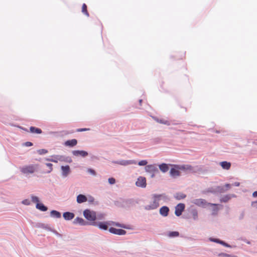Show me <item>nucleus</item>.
I'll return each mask as SVG.
<instances>
[{"label": "nucleus", "instance_id": "1", "mask_svg": "<svg viewBox=\"0 0 257 257\" xmlns=\"http://www.w3.org/2000/svg\"><path fill=\"white\" fill-rule=\"evenodd\" d=\"M162 197V195L154 194L152 196V201L149 205L145 207L146 210H153L157 208L159 206V202Z\"/></svg>", "mask_w": 257, "mask_h": 257}, {"label": "nucleus", "instance_id": "2", "mask_svg": "<svg viewBox=\"0 0 257 257\" xmlns=\"http://www.w3.org/2000/svg\"><path fill=\"white\" fill-rule=\"evenodd\" d=\"M83 215L87 220L90 221H92L90 224L93 225H96V223L94 222L96 219L95 212L91 211L89 209H86L83 211Z\"/></svg>", "mask_w": 257, "mask_h": 257}, {"label": "nucleus", "instance_id": "3", "mask_svg": "<svg viewBox=\"0 0 257 257\" xmlns=\"http://www.w3.org/2000/svg\"><path fill=\"white\" fill-rule=\"evenodd\" d=\"M37 168V165H29L21 167L20 171L23 174L28 175L35 173Z\"/></svg>", "mask_w": 257, "mask_h": 257}, {"label": "nucleus", "instance_id": "4", "mask_svg": "<svg viewBox=\"0 0 257 257\" xmlns=\"http://www.w3.org/2000/svg\"><path fill=\"white\" fill-rule=\"evenodd\" d=\"M107 225H114L117 227H120L123 228H126V227L125 225L123 224H120L118 222H115L113 221L111 222H100L97 225L99 227V228L104 229V230H107Z\"/></svg>", "mask_w": 257, "mask_h": 257}, {"label": "nucleus", "instance_id": "5", "mask_svg": "<svg viewBox=\"0 0 257 257\" xmlns=\"http://www.w3.org/2000/svg\"><path fill=\"white\" fill-rule=\"evenodd\" d=\"M145 170L147 172L151 174V177H155V174L158 172V168L155 165H149L145 167Z\"/></svg>", "mask_w": 257, "mask_h": 257}, {"label": "nucleus", "instance_id": "6", "mask_svg": "<svg viewBox=\"0 0 257 257\" xmlns=\"http://www.w3.org/2000/svg\"><path fill=\"white\" fill-rule=\"evenodd\" d=\"M136 185L138 187L145 188L147 185L146 178L142 176L139 177L136 182Z\"/></svg>", "mask_w": 257, "mask_h": 257}, {"label": "nucleus", "instance_id": "7", "mask_svg": "<svg viewBox=\"0 0 257 257\" xmlns=\"http://www.w3.org/2000/svg\"><path fill=\"white\" fill-rule=\"evenodd\" d=\"M185 205L183 203L178 204L175 207V213L176 216H179L181 215L182 212L184 210Z\"/></svg>", "mask_w": 257, "mask_h": 257}, {"label": "nucleus", "instance_id": "8", "mask_svg": "<svg viewBox=\"0 0 257 257\" xmlns=\"http://www.w3.org/2000/svg\"><path fill=\"white\" fill-rule=\"evenodd\" d=\"M109 231L113 234L117 235H124L126 233V231L121 229H116L114 227H110L109 229Z\"/></svg>", "mask_w": 257, "mask_h": 257}, {"label": "nucleus", "instance_id": "9", "mask_svg": "<svg viewBox=\"0 0 257 257\" xmlns=\"http://www.w3.org/2000/svg\"><path fill=\"white\" fill-rule=\"evenodd\" d=\"M177 165H174V168H171L170 171V175L173 177H176L180 175V169L176 167Z\"/></svg>", "mask_w": 257, "mask_h": 257}, {"label": "nucleus", "instance_id": "10", "mask_svg": "<svg viewBox=\"0 0 257 257\" xmlns=\"http://www.w3.org/2000/svg\"><path fill=\"white\" fill-rule=\"evenodd\" d=\"M192 202L197 206L202 207H204L207 204L206 200L203 199H194Z\"/></svg>", "mask_w": 257, "mask_h": 257}, {"label": "nucleus", "instance_id": "11", "mask_svg": "<svg viewBox=\"0 0 257 257\" xmlns=\"http://www.w3.org/2000/svg\"><path fill=\"white\" fill-rule=\"evenodd\" d=\"M72 154L75 156H81L83 157H85L88 155L87 152L86 151H79V150L73 151L72 152Z\"/></svg>", "mask_w": 257, "mask_h": 257}, {"label": "nucleus", "instance_id": "12", "mask_svg": "<svg viewBox=\"0 0 257 257\" xmlns=\"http://www.w3.org/2000/svg\"><path fill=\"white\" fill-rule=\"evenodd\" d=\"M169 211V208L166 206H163L160 209V214L164 217L168 216Z\"/></svg>", "mask_w": 257, "mask_h": 257}, {"label": "nucleus", "instance_id": "13", "mask_svg": "<svg viewBox=\"0 0 257 257\" xmlns=\"http://www.w3.org/2000/svg\"><path fill=\"white\" fill-rule=\"evenodd\" d=\"M176 167L179 169L180 170H184V171H191L193 170V167L189 165H178L176 166Z\"/></svg>", "mask_w": 257, "mask_h": 257}, {"label": "nucleus", "instance_id": "14", "mask_svg": "<svg viewBox=\"0 0 257 257\" xmlns=\"http://www.w3.org/2000/svg\"><path fill=\"white\" fill-rule=\"evenodd\" d=\"M117 164L123 166H127L132 164H136V162L134 160H121L118 162Z\"/></svg>", "mask_w": 257, "mask_h": 257}, {"label": "nucleus", "instance_id": "15", "mask_svg": "<svg viewBox=\"0 0 257 257\" xmlns=\"http://www.w3.org/2000/svg\"><path fill=\"white\" fill-rule=\"evenodd\" d=\"M61 169L62 171V175L64 177L67 176L70 173V167L68 165L65 166H62L61 167Z\"/></svg>", "mask_w": 257, "mask_h": 257}, {"label": "nucleus", "instance_id": "16", "mask_svg": "<svg viewBox=\"0 0 257 257\" xmlns=\"http://www.w3.org/2000/svg\"><path fill=\"white\" fill-rule=\"evenodd\" d=\"M153 119L158 123L169 125L170 124L169 121L164 118H159L156 117H153Z\"/></svg>", "mask_w": 257, "mask_h": 257}, {"label": "nucleus", "instance_id": "17", "mask_svg": "<svg viewBox=\"0 0 257 257\" xmlns=\"http://www.w3.org/2000/svg\"><path fill=\"white\" fill-rule=\"evenodd\" d=\"M77 144V141L76 139L68 140L65 142V145L69 147H74Z\"/></svg>", "mask_w": 257, "mask_h": 257}, {"label": "nucleus", "instance_id": "18", "mask_svg": "<svg viewBox=\"0 0 257 257\" xmlns=\"http://www.w3.org/2000/svg\"><path fill=\"white\" fill-rule=\"evenodd\" d=\"M63 216L64 219L67 220H71L74 217V213L69 212L64 213Z\"/></svg>", "mask_w": 257, "mask_h": 257}, {"label": "nucleus", "instance_id": "19", "mask_svg": "<svg viewBox=\"0 0 257 257\" xmlns=\"http://www.w3.org/2000/svg\"><path fill=\"white\" fill-rule=\"evenodd\" d=\"M54 159H47V160L54 163H57L58 161H64V157L62 156H56L54 157Z\"/></svg>", "mask_w": 257, "mask_h": 257}, {"label": "nucleus", "instance_id": "20", "mask_svg": "<svg viewBox=\"0 0 257 257\" xmlns=\"http://www.w3.org/2000/svg\"><path fill=\"white\" fill-rule=\"evenodd\" d=\"M86 201H87V198L85 196H84L83 195L80 194V195H78L77 197V202L78 203H83V202H86Z\"/></svg>", "mask_w": 257, "mask_h": 257}, {"label": "nucleus", "instance_id": "21", "mask_svg": "<svg viewBox=\"0 0 257 257\" xmlns=\"http://www.w3.org/2000/svg\"><path fill=\"white\" fill-rule=\"evenodd\" d=\"M74 223L75 224H79L82 225H86L87 224V222L84 221V220L80 217H77L74 220Z\"/></svg>", "mask_w": 257, "mask_h": 257}, {"label": "nucleus", "instance_id": "22", "mask_svg": "<svg viewBox=\"0 0 257 257\" xmlns=\"http://www.w3.org/2000/svg\"><path fill=\"white\" fill-rule=\"evenodd\" d=\"M220 164L222 168L225 170L229 169L231 166V164L226 161L221 162Z\"/></svg>", "mask_w": 257, "mask_h": 257}, {"label": "nucleus", "instance_id": "23", "mask_svg": "<svg viewBox=\"0 0 257 257\" xmlns=\"http://www.w3.org/2000/svg\"><path fill=\"white\" fill-rule=\"evenodd\" d=\"M30 132L33 134H41L42 131L40 128L34 127V126H31L30 128Z\"/></svg>", "mask_w": 257, "mask_h": 257}, {"label": "nucleus", "instance_id": "24", "mask_svg": "<svg viewBox=\"0 0 257 257\" xmlns=\"http://www.w3.org/2000/svg\"><path fill=\"white\" fill-rule=\"evenodd\" d=\"M160 170L163 173L167 172L169 170V167L167 164L163 163L159 165Z\"/></svg>", "mask_w": 257, "mask_h": 257}, {"label": "nucleus", "instance_id": "25", "mask_svg": "<svg viewBox=\"0 0 257 257\" xmlns=\"http://www.w3.org/2000/svg\"><path fill=\"white\" fill-rule=\"evenodd\" d=\"M36 208L42 211H46L47 210V207L44 206L42 203H37L36 204Z\"/></svg>", "mask_w": 257, "mask_h": 257}, {"label": "nucleus", "instance_id": "26", "mask_svg": "<svg viewBox=\"0 0 257 257\" xmlns=\"http://www.w3.org/2000/svg\"><path fill=\"white\" fill-rule=\"evenodd\" d=\"M51 216L55 218H60L61 217V214L59 212L56 210H52L51 211Z\"/></svg>", "mask_w": 257, "mask_h": 257}, {"label": "nucleus", "instance_id": "27", "mask_svg": "<svg viewBox=\"0 0 257 257\" xmlns=\"http://www.w3.org/2000/svg\"><path fill=\"white\" fill-rule=\"evenodd\" d=\"M186 197V195L185 194H184L183 193H181V192L176 193L175 196V197L177 200H181V199H184Z\"/></svg>", "mask_w": 257, "mask_h": 257}, {"label": "nucleus", "instance_id": "28", "mask_svg": "<svg viewBox=\"0 0 257 257\" xmlns=\"http://www.w3.org/2000/svg\"><path fill=\"white\" fill-rule=\"evenodd\" d=\"M82 12L86 16H89V13L87 10V6L85 4H83L82 7Z\"/></svg>", "mask_w": 257, "mask_h": 257}, {"label": "nucleus", "instance_id": "29", "mask_svg": "<svg viewBox=\"0 0 257 257\" xmlns=\"http://www.w3.org/2000/svg\"><path fill=\"white\" fill-rule=\"evenodd\" d=\"M179 233L178 231H172L169 233V236L171 237H176L179 236Z\"/></svg>", "mask_w": 257, "mask_h": 257}, {"label": "nucleus", "instance_id": "30", "mask_svg": "<svg viewBox=\"0 0 257 257\" xmlns=\"http://www.w3.org/2000/svg\"><path fill=\"white\" fill-rule=\"evenodd\" d=\"M32 201L34 203H39V199L38 197L35 196H32L31 197Z\"/></svg>", "mask_w": 257, "mask_h": 257}, {"label": "nucleus", "instance_id": "31", "mask_svg": "<svg viewBox=\"0 0 257 257\" xmlns=\"http://www.w3.org/2000/svg\"><path fill=\"white\" fill-rule=\"evenodd\" d=\"M230 199V197L228 195L225 196L223 197L221 199L220 201L221 202H226L228 201Z\"/></svg>", "mask_w": 257, "mask_h": 257}, {"label": "nucleus", "instance_id": "32", "mask_svg": "<svg viewBox=\"0 0 257 257\" xmlns=\"http://www.w3.org/2000/svg\"><path fill=\"white\" fill-rule=\"evenodd\" d=\"M46 166L49 168V170L47 172L48 173H50L53 170V165L51 163H47Z\"/></svg>", "mask_w": 257, "mask_h": 257}, {"label": "nucleus", "instance_id": "33", "mask_svg": "<svg viewBox=\"0 0 257 257\" xmlns=\"http://www.w3.org/2000/svg\"><path fill=\"white\" fill-rule=\"evenodd\" d=\"M148 162L146 160H142L138 163L140 166H145L147 164Z\"/></svg>", "mask_w": 257, "mask_h": 257}, {"label": "nucleus", "instance_id": "34", "mask_svg": "<svg viewBox=\"0 0 257 257\" xmlns=\"http://www.w3.org/2000/svg\"><path fill=\"white\" fill-rule=\"evenodd\" d=\"M40 155L45 154L48 153V151L45 149H41L38 151Z\"/></svg>", "mask_w": 257, "mask_h": 257}, {"label": "nucleus", "instance_id": "35", "mask_svg": "<svg viewBox=\"0 0 257 257\" xmlns=\"http://www.w3.org/2000/svg\"><path fill=\"white\" fill-rule=\"evenodd\" d=\"M108 182L110 184H114L115 183V180L113 178H110L108 179Z\"/></svg>", "mask_w": 257, "mask_h": 257}, {"label": "nucleus", "instance_id": "36", "mask_svg": "<svg viewBox=\"0 0 257 257\" xmlns=\"http://www.w3.org/2000/svg\"><path fill=\"white\" fill-rule=\"evenodd\" d=\"M90 128H78L76 130L77 132H81L84 131H89Z\"/></svg>", "mask_w": 257, "mask_h": 257}, {"label": "nucleus", "instance_id": "37", "mask_svg": "<svg viewBox=\"0 0 257 257\" xmlns=\"http://www.w3.org/2000/svg\"><path fill=\"white\" fill-rule=\"evenodd\" d=\"M104 217V214H99L96 216V219H100V220L103 219Z\"/></svg>", "mask_w": 257, "mask_h": 257}, {"label": "nucleus", "instance_id": "38", "mask_svg": "<svg viewBox=\"0 0 257 257\" xmlns=\"http://www.w3.org/2000/svg\"><path fill=\"white\" fill-rule=\"evenodd\" d=\"M22 203H23V204L26 205H29L30 204V202L28 199H25V200H23L22 201Z\"/></svg>", "mask_w": 257, "mask_h": 257}, {"label": "nucleus", "instance_id": "39", "mask_svg": "<svg viewBox=\"0 0 257 257\" xmlns=\"http://www.w3.org/2000/svg\"><path fill=\"white\" fill-rule=\"evenodd\" d=\"M88 172L89 173H90V174H91L92 175H96L95 171L94 170H93V169H89L88 170Z\"/></svg>", "mask_w": 257, "mask_h": 257}, {"label": "nucleus", "instance_id": "40", "mask_svg": "<svg viewBox=\"0 0 257 257\" xmlns=\"http://www.w3.org/2000/svg\"><path fill=\"white\" fill-rule=\"evenodd\" d=\"M219 255L223 257H230V255L229 254L225 253H220L219 254Z\"/></svg>", "mask_w": 257, "mask_h": 257}, {"label": "nucleus", "instance_id": "41", "mask_svg": "<svg viewBox=\"0 0 257 257\" xmlns=\"http://www.w3.org/2000/svg\"><path fill=\"white\" fill-rule=\"evenodd\" d=\"M32 145H33V144L31 142H27L25 143V146L26 147H30V146H32Z\"/></svg>", "mask_w": 257, "mask_h": 257}, {"label": "nucleus", "instance_id": "42", "mask_svg": "<svg viewBox=\"0 0 257 257\" xmlns=\"http://www.w3.org/2000/svg\"><path fill=\"white\" fill-rule=\"evenodd\" d=\"M214 241L215 242H218L222 245H223V243H224V242H223V241H221V240H219L217 239H215L214 240Z\"/></svg>", "mask_w": 257, "mask_h": 257}, {"label": "nucleus", "instance_id": "43", "mask_svg": "<svg viewBox=\"0 0 257 257\" xmlns=\"http://www.w3.org/2000/svg\"><path fill=\"white\" fill-rule=\"evenodd\" d=\"M225 186L226 188V189L227 190V189H228L229 188H230L231 185L229 184H226L225 185Z\"/></svg>", "mask_w": 257, "mask_h": 257}, {"label": "nucleus", "instance_id": "44", "mask_svg": "<svg viewBox=\"0 0 257 257\" xmlns=\"http://www.w3.org/2000/svg\"><path fill=\"white\" fill-rule=\"evenodd\" d=\"M252 196L254 197H257V191H255L252 193Z\"/></svg>", "mask_w": 257, "mask_h": 257}, {"label": "nucleus", "instance_id": "45", "mask_svg": "<svg viewBox=\"0 0 257 257\" xmlns=\"http://www.w3.org/2000/svg\"><path fill=\"white\" fill-rule=\"evenodd\" d=\"M256 203H257V200H256V201H253V202H251V205L252 206H254V205H255V204H256Z\"/></svg>", "mask_w": 257, "mask_h": 257}, {"label": "nucleus", "instance_id": "46", "mask_svg": "<svg viewBox=\"0 0 257 257\" xmlns=\"http://www.w3.org/2000/svg\"><path fill=\"white\" fill-rule=\"evenodd\" d=\"M234 185L236 186H238L239 185V183L235 182Z\"/></svg>", "mask_w": 257, "mask_h": 257}, {"label": "nucleus", "instance_id": "47", "mask_svg": "<svg viewBox=\"0 0 257 257\" xmlns=\"http://www.w3.org/2000/svg\"><path fill=\"white\" fill-rule=\"evenodd\" d=\"M209 205H211V206H215L216 205V204H212V203H208Z\"/></svg>", "mask_w": 257, "mask_h": 257}, {"label": "nucleus", "instance_id": "48", "mask_svg": "<svg viewBox=\"0 0 257 257\" xmlns=\"http://www.w3.org/2000/svg\"><path fill=\"white\" fill-rule=\"evenodd\" d=\"M223 245L225 246H228V244L225 242L223 243Z\"/></svg>", "mask_w": 257, "mask_h": 257}, {"label": "nucleus", "instance_id": "49", "mask_svg": "<svg viewBox=\"0 0 257 257\" xmlns=\"http://www.w3.org/2000/svg\"><path fill=\"white\" fill-rule=\"evenodd\" d=\"M142 101V100H140V103H141Z\"/></svg>", "mask_w": 257, "mask_h": 257}]
</instances>
